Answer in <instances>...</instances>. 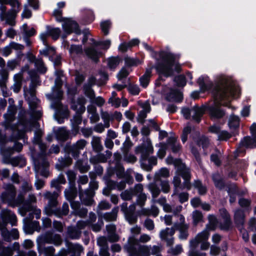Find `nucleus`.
<instances>
[{
	"label": "nucleus",
	"mask_w": 256,
	"mask_h": 256,
	"mask_svg": "<svg viewBox=\"0 0 256 256\" xmlns=\"http://www.w3.org/2000/svg\"><path fill=\"white\" fill-rule=\"evenodd\" d=\"M150 52L152 58L156 60L154 65L152 67L158 73H164V69L166 68L170 72L171 70L169 64L170 62H175L177 56L179 58L178 55L164 50L157 52L153 49V51Z\"/></svg>",
	"instance_id": "nucleus-1"
},
{
	"label": "nucleus",
	"mask_w": 256,
	"mask_h": 256,
	"mask_svg": "<svg viewBox=\"0 0 256 256\" xmlns=\"http://www.w3.org/2000/svg\"><path fill=\"white\" fill-rule=\"evenodd\" d=\"M197 83L202 90H210L212 89L215 97L218 98L220 101H226L228 100L230 89L226 84L218 83L214 86L212 82L208 84H206L204 78L203 76H201L198 78L197 80Z\"/></svg>",
	"instance_id": "nucleus-2"
},
{
	"label": "nucleus",
	"mask_w": 256,
	"mask_h": 256,
	"mask_svg": "<svg viewBox=\"0 0 256 256\" xmlns=\"http://www.w3.org/2000/svg\"><path fill=\"white\" fill-rule=\"evenodd\" d=\"M147 144L142 143L138 146L135 148V153L136 154H140V161L148 160V163L151 166L156 165L157 164V159L154 156H152L148 158L150 154L154 152V148L150 139L146 140Z\"/></svg>",
	"instance_id": "nucleus-3"
},
{
	"label": "nucleus",
	"mask_w": 256,
	"mask_h": 256,
	"mask_svg": "<svg viewBox=\"0 0 256 256\" xmlns=\"http://www.w3.org/2000/svg\"><path fill=\"white\" fill-rule=\"evenodd\" d=\"M87 142L84 139L78 140L75 144L71 145L66 143L64 150L66 155L71 154L74 160H77L80 156V150H83Z\"/></svg>",
	"instance_id": "nucleus-4"
},
{
	"label": "nucleus",
	"mask_w": 256,
	"mask_h": 256,
	"mask_svg": "<svg viewBox=\"0 0 256 256\" xmlns=\"http://www.w3.org/2000/svg\"><path fill=\"white\" fill-rule=\"evenodd\" d=\"M20 124L24 128L18 130L16 133L12 134L10 136L11 141H18L24 138L26 132H31L34 126L33 123L25 117L20 120Z\"/></svg>",
	"instance_id": "nucleus-5"
},
{
	"label": "nucleus",
	"mask_w": 256,
	"mask_h": 256,
	"mask_svg": "<svg viewBox=\"0 0 256 256\" xmlns=\"http://www.w3.org/2000/svg\"><path fill=\"white\" fill-rule=\"evenodd\" d=\"M62 28L64 32L67 34H70L73 32L76 34H81V30L78 23L71 19H66L62 24Z\"/></svg>",
	"instance_id": "nucleus-6"
},
{
	"label": "nucleus",
	"mask_w": 256,
	"mask_h": 256,
	"mask_svg": "<svg viewBox=\"0 0 256 256\" xmlns=\"http://www.w3.org/2000/svg\"><path fill=\"white\" fill-rule=\"evenodd\" d=\"M242 146H244L246 148H256V136H246L241 140L239 146L236 150L239 153L245 152L244 150H241Z\"/></svg>",
	"instance_id": "nucleus-7"
},
{
	"label": "nucleus",
	"mask_w": 256,
	"mask_h": 256,
	"mask_svg": "<svg viewBox=\"0 0 256 256\" xmlns=\"http://www.w3.org/2000/svg\"><path fill=\"white\" fill-rule=\"evenodd\" d=\"M166 100L169 102H180L183 100V94L178 89L170 88L166 94Z\"/></svg>",
	"instance_id": "nucleus-8"
},
{
	"label": "nucleus",
	"mask_w": 256,
	"mask_h": 256,
	"mask_svg": "<svg viewBox=\"0 0 256 256\" xmlns=\"http://www.w3.org/2000/svg\"><path fill=\"white\" fill-rule=\"evenodd\" d=\"M244 212V210L240 208L236 210L234 212V220L236 226L238 228L244 226L246 218Z\"/></svg>",
	"instance_id": "nucleus-9"
},
{
	"label": "nucleus",
	"mask_w": 256,
	"mask_h": 256,
	"mask_svg": "<svg viewBox=\"0 0 256 256\" xmlns=\"http://www.w3.org/2000/svg\"><path fill=\"white\" fill-rule=\"evenodd\" d=\"M86 56L91 59L96 64L100 62V58L102 55V52L97 50L94 47L90 46L84 49Z\"/></svg>",
	"instance_id": "nucleus-10"
},
{
	"label": "nucleus",
	"mask_w": 256,
	"mask_h": 256,
	"mask_svg": "<svg viewBox=\"0 0 256 256\" xmlns=\"http://www.w3.org/2000/svg\"><path fill=\"white\" fill-rule=\"evenodd\" d=\"M212 118L220 119L225 115V111L214 106H208L206 108Z\"/></svg>",
	"instance_id": "nucleus-11"
},
{
	"label": "nucleus",
	"mask_w": 256,
	"mask_h": 256,
	"mask_svg": "<svg viewBox=\"0 0 256 256\" xmlns=\"http://www.w3.org/2000/svg\"><path fill=\"white\" fill-rule=\"evenodd\" d=\"M180 164L178 165V166L176 168L178 175L180 176L183 179L191 178L190 169L187 168L186 164L183 162H180Z\"/></svg>",
	"instance_id": "nucleus-12"
},
{
	"label": "nucleus",
	"mask_w": 256,
	"mask_h": 256,
	"mask_svg": "<svg viewBox=\"0 0 256 256\" xmlns=\"http://www.w3.org/2000/svg\"><path fill=\"white\" fill-rule=\"evenodd\" d=\"M152 69V67L146 68L144 74L140 78L139 80L140 86L144 88H147L150 82Z\"/></svg>",
	"instance_id": "nucleus-13"
},
{
	"label": "nucleus",
	"mask_w": 256,
	"mask_h": 256,
	"mask_svg": "<svg viewBox=\"0 0 256 256\" xmlns=\"http://www.w3.org/2000/svg\"><path fill=\"white\" fill-rule=\"evenodd\" d=\"M212 178L216 188L222 190L226 186L224 180L218 172H216L212 175Z\"/></svg>",
	"instance_id": "nucleus-14"
},
{
	"label": "nucleus",
	"mask_w": 256,
	"mask_h": 256,
	"mask_svg": "<svg viewBox=\"0 0 256 256\" xmlns=\"http://www.w3.org/2000/svg\"><path fill=\"white\" fill-rule=\"evenodd\" d=\"M192 110L194 112V114L192 116V120L197 124H199L201 122L202 118L204 114V109L196 104L192 108Z\"/></svg>",
	"instance_id": "nucleus-15"
},
{
	"label": "nucleus",
	"mask_w": 256,
	"mask_h": 256,
	"mask_svg": "<svg viewBox=\"0 0 256 256\" xmlns=\"http://www.w3.org/2000/svg\"><path fill=\"white\" fill-rule=\"evenodd\" d=\"M17 12L15 10L12 8L4 14V20L6 19L7 24L12 26L15 24L14 19Z\"/></svg>",
	"instance_id": "nucleus-16"
},
{
	"label": "nucleus",
	"mask_w": 256,
	"mask_h": 256,
	"mask_svg": "<svg viewBox=\"0 0 256 256\" xmlns=\"http://www.w3.org/2000/svg\"><path fill=\"white\" fill-rule=\"evenodd\" d=\"M194 140L198 146H202L203 149L206 148L209 146V139L205 135L200 136L198 134V136L196 138H194Z\"/></svg>",
	"instance_id": "nucleus-17"
},
{
	"label": "nucleus",
	"mask_w": 256,
	"mask_h": 256,
	"mask_svg": "<svg viewBox=\"0 0 256 256\" xmlns=\"http://www.w3.org/2000/svg\"><path fill=\"white\" fill-rule=\"evenodd\" d=\"M66 246L70 254L80 253L82 250L83 248L82 245L76 244H73L68 240L66 241Z\"/></svg>",
	"instance_id": "nucleus-18"
},
{
	"label": "nucleus",
	"mask_w": 256,
	"mask_h": 256,
	"mask_svg": "<svg viewBox=\"0 0 256 256\" xmlns=\"http://www.w3.org/2000/svg\"><path fill=\"white\" fill-rule=\"evenodd\" d=\"M24 207L27 212L33 211L34 216H36V219H39L41 216V210L40 209H36L32 206L31 202L29 200L26 201L24 204Z\"/></svg>",
	"instance_id": "nucleus-19"
},
{
	"label": "nucleus",
	"mask_w": 256,
	"mask_h": 256,
	"mask_svg": "<svg viewBox=\"0 0 256 256\" xmlns=\"http://www.w3.org/2000/svg\"><path fill=\"white\" fill-rule=\"evenodd\" d=\"M46 30H48L49 36H51L53 40H56L60 38L61 30L59 28H52L50 26H46Z\"/></svg>",
	"instance_id": "nucleus-20"
},
{
	"label": "nucleus",
	"mask_w": 256,
	"mask_h": 256,
	"mask_svg": "<svg viewBox=\"0 0 256 256\" xmlns=\"http://www.w3.org/2000/svg\"><path fill=\"white\" fill-rule=\"evenodd\" d=\"M91 144L92 149L95 152H100L103 150V146L101 143L100 137L94 136L92 138Z\"/></svg>",
	"instance_id": "nucleus-21"
},
{
	"label": "nucleus",
	"mask_w": 256,
	"mask_h": 256,
	"mask_svg": "<svg viewBox=\"0 0 256 256\" xmlns=\"http://www.w3.org/2000/svg\"><path fill=\"white\" fill-rule=\"evenodd\" d=\"M174 64H175V62H172V63L170 62V68L171 70L170 72L167 71L168 70H166V68L165 69H164V70L165 72H164V73H158L157 71H156V73L158 75V77L156 80H159L160 82L164 81V79L162 78V76H164L165 78H168V77L173 76L174 75Z\"/></svg>",
	"instance_id": "nucleus-22"
},
{
	"label": "nucleus",
	"mask_w": 256,
	"mask_h": 256,
	"mask_svg": "<svg viewBox=\"0 0 256 256\" xmlns=\"http://www.w3.org/2000/svg\"><path fill=\"white\" fill-rule=\"evenodd\" d=\"M11 164L14 166H20V167L23 168L26 165V160L22 156H16L12 158Z\"/></svg>",
	"instance_id": "nucleus-23"
},
{
	"label": "nucleus",
	"mask_w": 256,
	"mask_h": 256,
	"mask_svg": "<svg viewBox=\"0 0 256 256\" xmlns=\"http://www.w3.org/2000/svg\"><path fill=\"white\" fill-rule=\"evenodd\" d=\"M223 222H220L219 225L220 228L226 232H228L232 228V222L231 218L223 219Z\"/></svg>",
	"instance_id": "nucleus-24"
},
{
	"label": "nucleus",
	"mask_w": 256,
	"mask_h": 256,
	"mask_svg": "<svg viewBox=\"0 0 256 256\" xmlns=\"http://www.w3.org/2000/svg\"><path fill=\"white\" fill-rule=\"evenodd\" d=\"M228 126L230 129L236 130L240 126V118L238 116L232 115L231 116L228 122Z\"/></svg>",
	"instance_id": "nucleus-25"
},
{
	"label": "nucleus",
	"mask_w": 256,
	"mask_h": 256,
	"mask_svg": "<svg viewBox=\"0 0 256 256\" xmlns=\"http://www.w3.org/2000/svg\"><path fill=\"white\" fill-rule=\"evenodd\" d=\"M173 81L178 87H184L186 84V79L184 75L179 74L174 77Z\"/></svg>",
	"instance_id": "nucleus-26"
},
{
	"label": "nucleus",
	"mask_w": 256,
	"mask_h": 256,
	"mask_svg": "<svg viewBox=\"0 0 256 256\" xmlns=\"http://www.w3.org/2000/svg\"><path fill=\"white\" fill-rule=\"evenodd\" d=\"M78 188H79L80 198V200H81L82 204L86 206H92L93 204V203L94 202V199L92 198L86 197V196L82 198L83 195L82 194V188L80 186H79Z\"/></svg>",
	"instance_id": "nucleus-27"
},
{
	"label": "nucleus",
	"mask_w": 256,
	"mask_h": 256,
	"mask_svg": "<svg viewBox=\"0 0 256 256\" xmlns=\"http://www.w3.org/2000/svg\"><path fill=\"white\" fill-rule=\"evenodd\" d=\"M172 184L174 186V189L172 196H174V194H178L179 190H180V188H182L181 180L179 177V176H176L174 177Z\"/></svg>",
	"instance_id": "nucleus-28"
},
{
	"label": "nucleus",
	"mask_w": 256,
	"mask_h": 256,
	"mask_svg": "<svg viewBox=\"0 0 256 256\" xmlns=\"http://www.w3.org/2000/svg\"><path fill=\"white\" fill-rule=\"evenodd\" d=\"M122 61V58L119 56H112L110 58L108 62L110 68H115Z\"/></svg>",
	"instance_id": "nucleus-29"
},
{
	"label": "nucleus",
	"mask_w": 256,
	"mask_h": 256,
	"mask_svg": "<svg viewBox=\"0 0 256 256\" xmlns=\"http://www.w3.org/2000/svg\"><path fill=\"white\" fill-rule=\"evenodd\" d=\"M111 26L112 22L110 20H104L100 22V28L104 36H107L109 34V31Z\"/></svg>",
	"instance_id": "nucleus-30"
},
{
	"label": "nucleus",
	"mask_w": 256,
	"mask_h": 256,
	"mask_svg": "<svg viewBox=\"0 0 256 256\" xmlns=\"http://www.w3.org/2000/svg\"><path fill=\"white\" fill-rule=\"evenodd\" d=\"M35 66L37 68L38 72L40 74H44L47 71V68L44 66V62L42 58L38 59L35 64Z\"/></svg>",
	"instance_id": "nucleus-31"
},
{
	"label": "nucleus",
	"mask_w": 256,
	"mask_h": 256,
	"mask_svg": "<svg viewBox=\"0 0 256 256\" xmlns=\"http://www.w3.org/2000/svg\"><path fill=\"white\" fill-rule=\"evenodd\" d=\"M48 236L46 234L45 236H40L37 239L38 248L40 252H41V250L44 247V244L46 242H48Z\"/></svg>",
	"instance_id": "nucleus-32"
},
{
	"label": "nucleus",
	"mask_w": 256,
	"mask_h": 256,
	"mask_svg": "<svg viewBox=\"0 0 256 256\" xmlns=\"http://www.w3.org/2000/svg\"><path fill=\"white\" fill-rule=\"evenodd\" d=\"M203 216L202 212L198 210H196L193 212L192 220L193 224L196 226L199 222L202 220Z\"/></svg>",
	"instance_id": "nucleus-33"
},
{
	"label": "nucleus",
	"mask_w": 256,
	"mask_h": 256,
	"mask_svg": "<svg viewBox=\"0 0 256 256\" xmlns=\"http://www.w3.org/2000/svg\"><path fill=\"white\" fill-rule=\"evenodd\" d=\"M136 252L138 256H150V248L146 246H140L138 250H136Z\"/></svg>",
	"instance_id": "nucleus-34"
},
{
	"label": "nucleus",
	"mask_w": 256,
	"mask_h": 256,
	"mask_svg": "<svg viewBox=\"0 0 256 256\" xmlns=\"http://www.w3.org/2000/svg\"><path fill=\"white\" fill-rule=\"evenodd\" d=\"M1 235L3 240L6 242H10L12 240L10 232L5 226L1 229Z\"/></svg>",
	"instance_id": "nucleus-35"
},
{
	"label": "nucleus",
	"mask_w": 256,
	"mask_h": 256,
	"mask_svg": "<svg viewBox=\"0 0 256 256\" xmlns=\"http://www.w3.org/2000/svg\"><path fill=\"white\" fill-rule=\"evenodd\" d=\"M86 24H90L94 21L95 16L94 12L92 10L87 11L83 18Z\"/></svg>",
	"instance_id": "nucleus-36"
},
{
	"label": "nucleus",
	"mask_w": 256,
	"mask_h": 256,
	"mask_svg": "<svg viewBox=\"0 0 256 256\" xmlns=\"http://www.w3.org/2000/svg\"><path fill=\"white\" fill-rule=\"evenodd\" d=\"M238 204L244 208V210L248 211L250 209V201L245 198H240L238 200Z\"/></svg>",
	"instance_id": "nucleus-37"
},
{
	"label": "nucleus",
	"mask_w": 256,
	"mask_h": 256,
	"mask_svg": "<svg viewBox=\"0 0 256 256\" xmlns=\"http://www.w3.org/2000/svg\"><path fill=\"white\" fill-rule=\"evenodd\" d=\"M149 189L151 192L153 198H156L160 192L159 187L156 184H152L150 185Z\"/></svg>",
	"instance_id": "nucleus-38"
},
{
	"label": "nucleus",
	"mask_w": 256,
	"mask_h": 256,
	"mask_svg": "<svg viewBox=\"0 0 256 256\" xmlns=\"http://www.w3.org/2000/svg\"><path fill=\"white\" fill-rule=\"evenodd\" d=\"M98 74L100 76V78L98 80L99 86H104L106 84L107 81L108 80V74L102 70L98 72Z\"/></svg>",
	"instance_id": "nucleus-39"
},
{
	"label": "nucleus",
	"mask_w": 256,
	"mask_h": 256,
	"mask_svg": "<svg viewBox=\"0 0 256 256\" xmlns=\"http://www.w3.org/2000/svg\"><path fill=\"white\" fill-rule=\"evenodd\" d=\"M170 176V171L166 168H162L158 172L155 174L154 178L156 180H158L160 177L167 178Z\"/></svg>",
	"instance_id": "nucleus-40"
},
{
	"label": "nucleus",
	"mask_w": 256,
	"mask_h": 256,
	"mask_svg": "<svg viewBox=\"0 0 256 256\" xmlns=\"http://www.w3.org/2000/svg\"><path fill=\"white\" fill-rule=\"evenodd\" d=\"M115 172L118 178H122L124 176V168L120 163H116V164Z\"/></svg>",
	"instance_id": "nucleus-41"
},
{
	"label": "nucleus",
	"mask_w": 256,
	"mask_h": 256,
	"mask_svg": "<svg viewBox=\"0 0 256 256\" xmlns=\"http://www.w3.org/2000/svg\"><path fill=\"white\" fill-rule=\"evenodd\" d=\"M192 132V128L190 126H186L184 127L182 130L181 135V140L183 144H184L188 140V135Z\"/></svg>",
	"instance_id": "nucleus-42"
},
{
	"label": "nucleus",
	"mask_w": 256,
	"mask_h": 256,
	"mask_svg": "<svg viewBox=\"0 0 256 256\" xmlns=\"http://www.w3.org/2000/svg\"><path fill=\"white\" fill-rule=\"evenodd\" d=\"M127 87L128 92L132 96L138 95L140 92L139 87L136 84H132L130 83Z\"/></svg>",
	"instance_id": "nucleus-43"
},
{
	"label": "nucleus",
	"mask_w": 256,
	"mask_h": 256,
	"mask_svg": "<svg viewBox=\"0 0 256 256\" xmlns=\"http://www.w3.org/2000/svg\"><path fill=\"white\" fill-rule=\"evenodd\" d=\"M166 162L168 164H174V167L176 168L178 165L180 164V162H182V160L181 158H174L172 156H169L166 159Z\"/></svg>",
	"instance_id": "nucleus-44"
},
{
	"label": "nucleus",
	"mask_w": 256,
	"mask_h": 256,
	"mask_svg": "<svg viewBox=\"0 0 256 256\" xmlns=\"http://www.w3.org/2000/svg\"><path fill=\"white\" fill-rule=\"evenodd\" d=\"M96 78L95 76H92L88 78V83L84 84L83 86V88L90 89L92 87L96 84Z\"/></svg>",
	"instance_id": "nucleus-45"
},
{
	"label": "nucleus",
	"mask_w": 256,
	"mask_h": 256,
	"mask_svg": "<svg viewBox=\"0 0 256 256\" xmlns=\"http://www.w3.org/2000/svg\"><path fill=\"white\" fill-rule=\"evenodd\" d=\"M125 64L128 67L136 66L140 62L138 59H134L130 57H126L124 58Z\"/></svg>",
	"instance_id": "nucleus-46"
},
{
	"label": "nucleus",
	"mask_w": 256,
	"mask_h": 256,
	"mask_svg": "<svg viewBox=\"0 0 256 256\" xmlns=\"http://www.w3.org/2000/svg\"><path fill=\"white\" fill-rule=\"evenodd\" d=\"M96 46H102V49L104 50H108L111 45V41L110 40L98 41L96 43Z\"/></svg>",
	"instance_id": "nucleus-47"
},
{
	"label": "nucleus",
	"mask_w": 256,
	"mask_h": 256,
	"mask_svg": "<svg viewBox=\"0 0 256 256\" xmlns=\"http://www.w3.org/2000/svg\"><path fill=\"white\" fill-rule=\"evenodd\" d=\"M231 134L226 130L220 131L218 135V140L226 141L231 138Z\"/></svg>",
	"instance_id": "nucleus-48"
},
{
	"label": "nucleus",
	"mask_w": 256,
	"mask_h": 256,
	"mask_svg": "<svg viewBox=\"0 0 256 256\" xmlns=\"http://www.w3.org/2000/svg\"><path fill=\"white\" fill-rule=\"evenodd\" d=\"M72 162V158L70 156V155H66V158H62V160L60 162V166L63 168L70 165Z\"/></svg>",
	"instance_id": "nucleus-49"
},
{
	"label": "nucleus",
	"mask_w": 256,
	"mask_h": 256,
	"mask_svg": "<svg viewBox=\"0 0 256 256\" xmlns=\"http://www.w3.org/2000/svg\"><path fill=\"white\" fill-rule=\"evenodd\" d=\"M43 252L46 256H56L54 254L55 249L52 246L44 247L41 250V252Z\"/></svg>",
	"instance_id": "nucleus-50"
},
{
	"label": "nucleus",
	"mask_w": 256,
	"mask_h": 256,
	"mask_svg": "<svg viewBox=\"0 0 256 256\" xmlns=\"http://www.w3.org/2000/svg\"><path fill=\"white\" fill-rule=\"evenodd\" d=\"M208 218L211 225L207 224L206 228L208 230H214L216 228V224L218 222L217 219L214 216H210Z\"/></svg>",
	"instance_id": "nucleus-51"
},
{
	"label": "nucleus",
	"mask_w": 256,
	"mask_h": 256,
	"mask_svg": "<svg viewBox=\"0 0 256 256\" xmlns=\"http://www.w3.org/2000/svg\"><path fill=\"white\" fill-rule=\"evenodd\" d=\"M42 132L40 130H38L35 131L34 135V140L32 141L34 144H37L40 143L42 142Z\"/></svg>",
	"instance_id": "nucleus-52"
},
{
	"label": "nucleus",
	"mask_w": 256,
	"mask_h": 256,
	"mask_svg": "<svg viewBox=\"0 0 256 256\" xmlns=\"http://www.w3.org/2000/svg\"><path fill=\"white\" fill-rule=\"evenodd\" d=\"M133 195L132 190L130 191L126 190L121 194L120 196L122 199L124 200H132Z\"/></svg>",
	"instance_id": "nucleus-53"
},
{
	"label": "nucleus",
	"mask_w": 256,
	"mask_h": 256,
	"mask_svg": "<svg viewBox=\"0 0 256 256\" xmlns=\"http://www.w3.org/2000/svg\"><path fill=\"white\" fill-rule=\"evenodd\" d=\"M14 142L12 148H10L8 149V150L10 152L12 150H14L18 152H20L23 148V145L22 143L18 141H13Z\"/></svg>",
	"instance_id": "nucleus-54"
},
{
	"label": "nucleus",
	"mask_w": 256,
	"mask_h": 256,
	"mask_svg": "<svg viewBox=\"0 0 256 256\" xmlns=\"http://www.w3.org/2000/svg\"><path fill=\"white\" fill-rule=\"evenodd\" d=\"M238 229L242 234V238L244 242H248L250 240L249 234L248 232L244 228V226Z\"/></svg>",
	"instance_id": "nucleus-55"
},
{
	"label": "nucleus",
	"mask_w": 256,
	"mask_h": 256,
	"mask_svg": "<svg viewBox=\"0 0 256 256\" xmlns=\"http://www.w3.org/2000/svg\"><path fill=\"white\" fill-rule=\"evenodd\" d=\"M62 12L59 9H55L53 12V16L56 18V21L62 22L64 21V18L62 16Z\"/></svg>",
	"instance_id": "nucleus-56"
},
{
	"label": "nucleus",
	"mask_w": 256,
	"mask_h": 256,
	"mask_svg": "<svg viewBox=\"0 0 256 256\" xmlns=\"http://www.w3.org/2000/svg\"><path fill=\"white\" fill-rule=\"evenodd\" d=\"M82 52V48L81 45L72 44L70 48V53L81 54Z\"/></svg>",
	"instance_id": "nucleus-57"
},
{
	"label": "nucleus",
	"mask_w": 256,
	"mask_h": 256,
	"mask_svg": "<svg viewBox=\"0 0 256 256\" xmlns=\"http://www.w3.org/2000/svg\"><path fill=\"white\" fill-rule=\"evenodd\" d=\"M161 190L165 194L170 192V186L168 180H161L160 182Z\"/></svg>",
	"instance_id": "nucleus-58"
},
{
	"label": "nucleus",
	"mask_w": 256,
	"mask_h": 256,
	"mask_svg": "<svg viewBox=\"0 0 256 256\" xmlns=\"http://www.w3.org/2000/svg\"><path fill=\"white\" fill-rule=\"evenodd\" d=\"M178 196L179 202L180 204H182L188 200V194L187 192H182L179 193L178 192Z\"/></svg>",
	"instance_id": "nucleus-59"
},
{
	"label": "nucleus",
	"mask_w": 256,
	"mask_h": 256,
	"mask_svg": "<svg viewBox=\"0 0 256 256\" xmlns=\"http://www.w3.org/2000/svg\"><path fill=\"white\" fill-rule=\"evenodd\" d=\"M129 75V72L125 68H122L117 74V78L118 80H122L123 78H126Z\"/></svg>",
	"instance_id": "nucleus-60"
},
{
	"label": "nucleus",
	"mask_w": 256,
	"mask_h": 256,
	"mask_svg": "<svg viewBox=\"0 0 256 256\" xmlns=\"http://www.w3.org/2000/svg\"><path fill=\"white\" fill-rule=\"evenodd\" d=\"M58 194L56 192H46L44 194V198L48 200H58Z\"/></svg>",
	"instance_id": "nucleus-61"
},
{
	"label": "nucleus",
	"mask_w": 256,
	"mask_h": 256,
	"mask_svg": "<svg viewBox=\"0 0 256 256\" xmlns=\"http://www.w3.org/2000/svg\"><path fill=\"white\" fill-rule=\"evenodd\" d=\"M78 89L76 86L68 88L67 90L68 94L69 96H71L72 97V102L75 103V100L74 99V97L75 95L77 94Z\"/></svg>",
	"instance_id": "nucleus-62"
},
{
	"label": "nucleus",
	"mask_w": 256,
	"mask_h": 256,
	"mask_svg": "<svg viewBox=\"0 0 256 256\" xmlns=\"http://www.w3.org/2000/svg\"><path fill=\"white\" fill-rule=\"evenodd\" d=\"M192 110L187 107H184L182 108V114L186 120H190L191 118Z\"/></svg>",
	"instance_id": "nucleus-63"
},
{
	"label": "nucleus",
	"mask_w": 256,
	"mask_h": 256,
	"mask_svg": "<svg viewBox=\"0 0 256 256\" xmlns=\"http://www.w3.org/2000/svg\"><path fill=\"white\" fill-rule=\"evenodd\" d=\"M53 228L55 230L62 232L64 230L63 225L61 222L54 220L53 222Z\"/></svg>",
	"instance_id": "nucleus-64"
}]
</instances>
